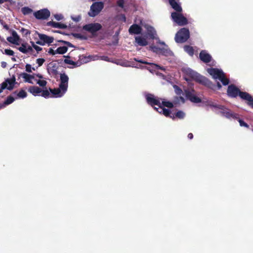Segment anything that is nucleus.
Masks as SVG:
<instances>
[{
  "instance_id": "cd10ccee",
  "label": "nucleus",
  "mask_w": 253,
  "mask_h": 253,
  "mask_svg": "<svg viewBox=\"0 0 253 253\" xmlns=\"http://www.w3.org/2000/svg\"><path fill=\"white\" fill-rule=\"evenodd\" d=\"M68 50V47L63 46L58 47L56 50L57 54H63L65 53Z\"/></svg>"
},
{
  "instance_id": "58836bf2",
  "label": "nucleus",
  "mask_w": 253,
  "mask_h": 253,
  "mask_svg": "<svg viewBox=\"0 0 253 253\" xmlns=\"http://www.w3.org/2000/svg\"><path fill=\"white\" fill-rule=\"evenodd\" d=\"M27 47L25 44L22 43L21 47H19L18 50L23 53H27Z\"/></svg>"
},
{
  "instance_id": "bb28decb",
  "label": "nucleus",
  "mask_w": 253,
  "mask_h": 253,
  "mask_svg": "<svg viewBox=\"0 0 253 253\" xmlns=\"http://www.w3.org/2000/svg\"><path fill=\"white\" fill-rule=\"evenodd\" d=\"M148 34L151 39H155V35H156V31L152 27H150L147 29Z\"/></svg>"
},
{
  "instance_id": "7ed1b4c3",
  "label": "nucleus",
  "mask_w": 253,
  "mask_h": 253,
  "mask_svg": "<svg viewBox=\"0 0 253 253\" xmlns=\"http://www.w3.org/2000/svg\"><path fill=\"white\" fill-rule=\"evenodd\" d=\"M190 33L188 29L185 28H181L176 34L175 41L177 43L185 42L189 38Z\"/></svg>"
},
{
  "instance_id": "e433bc0d",
  "label": "nucleus",
  "mask_w": 253,
  "mask_h": 253,
  "mask_svg": "<svg viewBox=\"0 0 253 253\" xmlns=\"http://www.w3.org/2000/svg\"><path fill=\"white\" fill-rule=\"evenodd\" d=\"M14 100L15 99L14 98V97H13L11 96H8L7 97L6 100L4 101V104L6 105L10 104L12 103Z\"/></svg>"
},
{
  "instance_id": "473e14b6",
  "label": "nucleus",
  "mask_w": 253,
  "mask_h": 253,
  "mask_svg": "<svg viewBox=\"0 0 253 253\" xmlns=\"http://www.w3.org/2000/svg\"><path fill=\"white\" fill-rule=\"evenodd\" d=\"M50 73L53 76H56L58 74L57 67L56 65H53L50 70Z\"/></svg>"
},
{
  "instance_id": "aec40b11",
  "label": "nucleus",
  "mask_w": 253,
  "mask_h": 253,
  "mask_svg": "<svg viewBox=\"0 0 253 253\" xmlns=\"http://www.w3.org/2000/svg\"><path fill=\"white\" fill-rule=\"evenodd\" d=\"M142 31V28L137 24L132 25L128 29L130 34H139Z\"/></svg>"
},
{
  "instance_id": "ea45409f",
  "label": "nucleus",
  "mask_w": 253,
  "mask_h": 253,
  "mask_svg": "<svg viewBox=\"0 0 253 253\" xmlns=\"http://www.w3.org/2000/svg\"><path fill=\"white\" fill-rule=\"evenodd\" d=\"M237 120H238V122L240 124V126H245L247 128L249 127V126L246 122H245L243 120L240 119L239 117Z\"/></svg>"
},
{
  "instance_id": "338daca9",
  "label": "nucleus",
  "mask_w": 253,
  "mask_h": 253,
  "mask_svg": "<svg viewBox=\"0 0 253 253\" xmlns=\"http://www.w3.org/2000/svg\"><path fill=\"white\" fill-rule=\"evenodd\" d=\"M9 1V0H0V4H2L5 2Z\"/></svg>"
},
{
  "instance_id": "6ab92c4d",
  "label": "nucleus",
  "mask_w": 253,
  "mask_h": 253,
  "mask_svg": "<svg viewBox=\"0 0 253 253\" xmlns=\"http://www.w3.org/2000/svg\"><path fill=\"white\" fill-rule=\"evenodd\" d=\"M22 78L24 79V82L33 84L32 79H34V75H30L26 73H21L18 74V78Z\"/></svg>"
},
{
  "instance_id": "412c9836",
  "label": "nucleus",
  "mask_w": 253,
  "mask_h": 253,
  "mask_svg": "<svg viewBox=\"0 0 253 253\" xmlns=\"http://www.w3.org/2000/svg\"><path fill=\"white\" fill-rule=\"evenodd\" d=\"M134 60L138 62H139V63H143V64H147V65H149L151 66V67L155 69H160L161 70H164L165 69L163 67H161L160 66H159V65H157L156 64H155V63H149V62H148L147 61H145L144 60H138L136 58H134Z\"/></svg>"
},
{
  "instance_id": "72a5a7b5",
  "label": "nucleus",
  "mask_w": 253,
  "mask_h": 253,
  "mask_svg": "<svg viewBox=\"0 0 253 253\" xmlns=\"http://www.w3.org/2000/svg\"><path fill=\"white\" fill-rule=\"evenodd\" d=\"M174 116H175V118L177 117L178 119H182L184 118L185 113L182 111H178L174 115Z\"/></svg>"
},
{
  "instance_id": "f704fd0d",
  "label": "nucleus",
  "mask_w": 253,
  "mask_h": 253,
  "mask_svg": "<svg viewBox=\"0 0 253 253\" xmlns=\"http://www.w3.org/2000/svg\"><path fill=\"white\" fill-rule=\"evenodd\" d=\"M173 88L175 93L178 95H180L183 93L182 90L177 85H174Z\"/></svg>"
},
{
  "instance_id": "774afa93",
  "label": "nucleus",
  "mask_w": 253,
  "mask_h": 253,
  "mask_svg": "<svg viewBox=\"0 0 253 253\" xmlns=\"http://www.w3.org/2000/svg\"><path fill=\"white\" fill-rule=\"evenodd\" d=\"M180 100H181L183 102H184V99L182 96L179 97Z\"/></svg>"
},
{
  "instance_id": "ddd939ff",
  "label": "nucleus",
  "mask_w": 253,
  "mask_h": 253,
  "mask_svg": "<svg viewBox=\"0 0 253 253\" xmlns=\"http://www.w3.org/2000/svg\"><path fill=\"white\" fill-rule=\"evenodd\" d=\"M147 103L152 106L157 105L158 107L161 105V103L159 99L157 98L153 94H148L146 96Z\"/></svg>"
},
{
  "instance_id": "b1692460",
  "label": "nucleus",
  "mask_w": 253,
  "mask_h": 253,
  "mask_svg": "<svg viewBox=\"0 0 253 253\" xmlns=\"http://www.w3.org/2000/svg\"><path fill=\"white\" fill-rule=\"evenodd\" d=\"M135 41L140 46H146L148 44L146 39L141 37H135Z\"/></svg>"
},
{
  "instance_id": "603ef678",
  "label": "nucleus",
  "mask_w": 253,
  "mask_h": 253,
  "mask_svg": "<svg viewBox=\"0 0 253 253\" xmlns=\"http://www.w3.org/2000/svg\"><path fill=\"white\" fill-rule=\"evenodd\" d=\"M59 42H62V43H64V44L67 45L68 46H70V47H73V44L69 42H67V41H63V40H59L58 41Z\"/></svg>"
},
{
  "instance_id": "f3484780",
  "label": "nucleus",
  "mask_w": 253,
  "mask_h": 253,
  "mask_svg": "<svg viewBox=\"0 0 253 253\" xmlns=\"http://www.w3.org/2000/svg\"><path fill=\"white\" fill-rule=\"evenodd\" d=\"M49 91L52 94V95L50 97H62L66 92H63V90L59 86V88H49Z\"/></svg>"
},
{
  "instance_id": "37998d69",
  "label": "nucleus",
  "mask_w": 253,
  "mask_h": 253,
  "mask_svg": "<svg viewBox=\"0 0 253 253\" xmlns=\"http://www.w3.org/2000/svg\"><path fill=\"white\" fill-rule=\"evenodd\" d=\"M12 36L13 39L15 40V41L16 42L19 41V37L17 35L16 32L15 31L13 30L12 32Z\"/></svg>"
},
{
  "instance_id": "69168bd1",
  "label": "nucleus",
  "mask_w": 253,
  "mask_h": 253,
  "mask_svg": "<svg viewBox=\"0 0 253 253\" xmlns=\"http://www.w3.org/2000/svg\"><path fill=\"white\" fill-rule=\"evenodd\" d=\"M3 84H0V93H1L2 90L4 89V88H3Z\"/></svg>"
},
{
  "instance_id": "6e6d98bb",
  "label": "nucleus",
  "mask_w": 253,
  "mask_h": 253,
  "mask_svg": "<svg viewBox=\"0 0 253 253\" xmlns=\"http://www.w3.org/2000/svg\"><path fill=\"white\" fill-rule=\"evenodd\" d=\"M214 85H215V87H214V89H213L214 90H216V89H220L221 88V84L219 83V82H217V85H216L215 84H213Z\"/></svg>"
},
{
  "instance_id": "c85d7f7f",
  "label": "nucleus",
  "mask_w": 253,
  "mask_h": 253,
  "mask_svg": "<svg viewBox=\"0 0 253 253\" xmlns=\"http://www.w3.org/2000/svg\"><path fill=\"white\" fill-rule=\"evenodd\" d=\"M21 11L24 15H28L33 12V10L29 7H24L21 8Z\"/></svg>"
},
{
  "instance_id": "2f4dec72",
  "label": "nucleus",
  "mask_w": 253,
  "mask_h": 253,
  "mask_svg": "<svg viewBox=\"0 0 253 253\" xmlns=\"http://www.w3.org/2000/svg\"><path fill=\"white\" fill-rule=\"evenodd\" d=\"M206 105L211 107H214L215 108L218 109L220 105H218L212 101L211 100H207L206 102Z\"/></svg>"
},
{
  "instance_id": "9b49d317",
  "label": "nucleus",
  "mask_w": 253,
  "mask_h": 253,
  "mask_svg": "<svg viewBox=\"0 0 253 253\" xmlns=\"http://www.w3.org/2000/svg\"><path fill=\"white\" fill-rule=\"evenodd\" d=\"M194 92V90L193 89L192 90H189L188 89L185 90V96L186 98L194 103H198L201 102V99L194 95L193 93Z\"/></svg>"
},
{
  "instance_id": "5fc2aeb1",
  "label": "nucleus",
  "mask_w": 253,
  "mask_h": 253,
  "mask_svg": "<svg viewBox=\"0 0 253 253\" xmlns=\"http://www.w3.org/2000/svg\"><path fill=\"white\" fill-rule=\"evenodd\" d=\"M21 31L23 33V34H25V35H27L30 34V32L28 30L24 28H22Z\"/></svg>"
},
{
  "instance_id": "7c9ffc66",
  "label": "nucleus",
  "mask_w": 253,
  "mask_h": 253,
  "mask_svg": "<svg viewBox=\"0 0 253 253\" xmlns=\"http://www.w3.org/2000/svg\"><path fill=\"white\" fill-rule=\"evenodd\" d=\"M219 80L221 82V83L224 85H226L228 84L229 83V79L225 77L224 74L221 77V78Z\"/></svg>"
},
{
  "instance_id": "e2e57ef3",
  "label": "nucleus",
  "mask_w": 253,
  "mask_h": 253,
  "mask_svg": "<svg viewBox=\"0 0 253 253\" xmlns=\"http://www.w3.org/2000/svg\"><path fill=\"white\" fill-rule=\"evenodd\" d=\"M3 28L7 31L9 30V26H8L7 24H6V23L4 24V26H3Z\"/></svg>"
},
{
  "instance_id": "5701e85b",
  "label": "nucleus",
  "mask_w": 253,
  "mask_h": 253,
  "mask_svg": "<svg viewBox=\"0 0 253 253\" xmlns=\"http://www.w3.org/2000/svg\"><path fill=\"white\" fill-rule=\"evenodd\" d=\"M28 91L33 95L36 96L42 92V89L37 86H31L28 88Z\"/></svg>"
},
{
  "instance_id": "bf43d9fd",
  "label": "nucleus",
  "mask_w": 253,
  "mask_h": 253,
  "mask_svg": "<svg viewBox=\"0 0 253 253\" xmlns=\"http://www.w3.org/2000/svg\"><path fill=\"white\" fill-rule=\"evenodd\" d=\"M26 50L27 51V52L33 51L32 47H31L30 46H28V47L27 48Z\"/></svg>"
},
{
  "instance_id": "c756f323",
  "label": "nucleus",
  "mask_w": 253,
  "mask_h": 253,
  "mask_svg": "<svg viewBox=\"0 0 253 253\" xmlns=\"http://www.w3.org/2000/svg\"><path fill=\"white\" fill-rule=\"evenodd\" d=\"M27 96V93L26 91L23 89H21L19 92L17 93V96L19 98H24Z\"/></svg>"
},
{
  "instance_id": "f257e3e1",
  "label": "nucleus",
  "mask_w": 253,
  "mask_h": 253,
  "mask_svg": "<svg viewBox=\"0 0 253 253\" xmlns=\"http://www.w3.org/2000/svg\"><path fill=\"white\" fill-rule=\"evenodd\" d=\"M227 95L231 98H236L239 96L241 99L247 101V104L253 108V97L247 92L241 91L235 84H231L228 86Z\"/></svg>"
},
{
  "instance_id": "39448f33",
  "label": "nucleus",
  "mask_w": 253,
  "mask_h": 253,
  "mask_svg": "<svg viewBox=\"0 0 253 253\" xmlns=\"http://www.w3.org/2000/svg\"><path fill=\"white\" fill-rule=\"evenodd\" d=\"M171 17L173 21L179 26H184L188 24L187 19L181 12H173Z\"/></svg>"
},
{
  "instance_id": "de8ad7c7",
  "label": "nucleus",
  "mask_w": 253,
  "mask_h": 253,
  "mask_svg": "<svg viewBox=\"0 0 253 253\" xmlns=\"http://www.w3.org/2000/svg\"><path fill=\"white\" fill-rule=\"evenodd\" d=\"M45 60L43 58H38L36 60L37 63L39 66H41L44 62Z\"/></svg>"
},
{
  "instance_id": "6e6552de",
  "label": "nucleus",
  "mask_w": 253,
  "mask_h": 253,
  "mask_svg": "<svg viewBox=\"0 0 253 253\" xmlns=\"http://www.w3.org/2000/svg\"><path fill=\"white\" fill-rule=\"evenodd\" d=\"M102 26L98 23H90L84 25L83 29L94 34L102 29Z\"/></svg>"
},
{
  "instance_id": "423d86ee",
  "label": "nucleus",
  "mask_w": 253,
  "mask_h": 253,
  "mask_svg": "<svg viewBox=\"0 0 253 253\" xmlns=\"http://www.w3.org/2000/svg\"><path fill=\"white\" fill-rule=\"evenodd\" d=\"M218 109L220 110V113L228 119L233 118L234 119H237L239 118V115L238 114L233 113L224 106L220 105Z\"/></svg>"
},
{
  "instance_id": "13d9d810",
  "label": "nucleus",
  "mask_w": 253,
  "mask_h": 253,
  "mask_svg": "<svg viewBox=\"0 0 253 253\" xmlns=\"http://www.w3.org/2000/svg\"><path fill=\"white\" fill-rule=\"evenodd\" d=\"M7 66V63L6 62H4V61H2L1 62V66L3 68H5Z\"/></svg>"
},
{
  "instance_id": "c03bdc74",
  "label": "nucleus",
  "mask_w": 253,
  "mask_h": 253,
  "mask_svg": "<svg viewBox=\"0 0 253 253\" xmlns=\"http://www.w3.org/2000/svg\"><path fill=\"white\" fill-rule=\"evenodd\" d=\"M4 53L9 56H13L14 54V51L10 49H5L4 50Z\"/></svg>"
},
{
  "instance_id": "a878e982",
  "label": "nucleus",
  "mask_w": 253,
  "mask_h": 253,
  "mask_svg": "<svg viewBox=\"0 0 253 253\" xmlns=\"http://www.w3.org/2000/svg\"><path fill=\"white\" fill-rule=\"evenodd\" d=\"M184 50L191 56H193L194 54L193 47L189 45H185L184 46Z\"/></svg>"
},
{
  "instance_id": "1a4fd4ad",
  "label": "nucleus",
  "mask_w": 253,
  "mask_h": 253,
  "mask_svg": "<svg viewBox=\"0 0 253 253\" xmlns=\"http://www.w3.org/2000/svg\"><path fill=\"white\" fill-rule=\"evenodd\" d=\"M35 17L39 20L47 19L50 15V11L46 8H44L34 13Z\"/></svg>"
},
{
  "instance_id": "49530a36",
  "label": "nucleus",
  "mask_w": 253,
  "mask_h": 253,
  "mask_svg": "<svg viewBox=\"0 0 253 253\" xmlns=\"http://www.w3.org/2000/svg\"><path fill=\"white\" fill-rule=\"evenodd\" d=\"M26 71L27 72H29V73H31L32 72V67H31V65L30 64H27L26 65ZM32 69L35 70V68H32Z\"/></svg>"
},
{
  "instance_id": "f8f14e48",
  "label": "nucleus",
  "mask_w": 253,
  "mask_h": 253,
  "mask_svg": "<svg viewBox=\"0 0 253 253\" xmlns=\"http://www.w3.org/2000/svg\"><path fill=\"white\" fill-rule=\"evenodd\" d=\"M69 78L65 73L60 74V87L63 90V92H66L68 86Z\"/></svg>"
},
{
  "instance_id": "4468645a",
  "label": "nucleus",
  "mask_w": 253,
  "mask_h": 253,
  "mask_svg": "<svg viewBox=\"0 0 253 253\" xmlns=\"http://www.w3.org/2000/svg\"><path fill=\"white\" fill-rule=\"evenodd\" d=\"M154 109L159 113L164 114L167 117H169L172 119V120H174L175 119V116H174V115H171L170 110L162 107L161 105L159 106V107H154Z\"/></svg>"
},
{
  "instance_id": "680f3d73",
  "label": "nucleus",
  "mask_w": 253,
  "mask_h": 253,
  "mask_svg": "<svg viewBox=\"0 0 253 253\" xmlns=\"http://www.w3.org/2000/svg\"><path fill=\"white\" fill-rule=\"evenodd\" d=\"M34 75V76H36L37 77H38V78H39L40 79H42L43 78L42 75L40 74H35Z\"/></svg>"
},
{
  "instance_id": "20e7f679",
  "label": "nucleus",
  "mask_w": 253,
  "mask_h": 253,
  "mask_svg": "<svg viewBox=\"0 0 253 253\" xmlns=\"http://www.w3.org/2000/svg\"><path fill=\"white\" fill-rule=\"evenodd\" d=\"M104 7V3L101 1L95 2L92 3L90 8L88 14L90 17L97 15Z\"/></svg>"
},
{
  "instance_id": "2eb2a0df",
  "label": "nucleus",
  "mask_w": 253,
  "mask_h": 253,
  "mask_svg": "<svg viewBox=\"0 0 253 253\" xmlns=\"http://www.w3.org/2000/svg\"><path fill=\"white\" fill-rule=\"evenodd\" d=\"M208 72L212 76L214 79H219L224 74V73L217 68H211L208 69Z\"/></svg>"
},
{
  "instance_id": "a18cd8bd",
  "label": "nucleus",
  "mask_w": 253,
  "mask_h": 253,
  "mask_svg": "<svg viewBox=\"0 0 253 253\" xmlns=\"http://www.w3.org/2000/svg\"><path fill=\"white\" fill-rule=\"evenodd\" d=\"M64 62L66 64L72 65H76L77 64L76 62H75L71 60H69L68 59H65L64 60Z\"/></svg>"
},
{
  "instance_id": "8fccbe9b",
  "label": "nucleus",
  "mask_w": 253,
  "mask_h": 253,
  "mask_svg": "<svg viewBox=\"0 0 253 253\" xmlns=\"http://www.w3.org/2000/svg\"><path fill=\"white\" fill-rule=\"evenodd\" d=\"M54 17L55 18V19L57 20V21H59V20L62 19L63 18V16L62 14H55L54 15Z\"/></svg>"
},
{
  "instance_id": "a211bd4d",
  "label": "nucleus",
  "mask_w": 253,
  "mask_h": 253,
  "mask_svg": "<svg viewBox=\"0 0 253 253\" xmlns=\"http://www.w3.org/2000/svg\"><path fill=\"white\" fill-rule=\"evenodd\" d=\"M169 1L171 7L175 10L176 12L178 13L182 12V8L178 0H170Z\"/></svg>"
},
{
  "instance_id": "0eeeda50",
  "label": "nucleus",
  "mask_w": 253,
  "mask_h": 253,
  "mask_svg": "<svg viewBox=\"0 0 253 253\" xmlns=\"http://www.w3.org/2000/svg\"><path fill=\"white\" fill-rule=\"evenodd\" d=\"M40 41L36 42V43L41 45H44L46 43L49 44L53 42L54 38L52 37L48 36L45 34L38 33Z\"/></svg>"
},
{
  "instance_id": "f03ea898",
  "label": "nucleus",
  "mask_w": 253,
  "mask_h": 253,
  "mask_svg": "<svg viewBox=\"0 0 253 253\" xmlns=\"http://www.w3.org/2000/svg\"><path fill=\"white\" fill-rule=\"evenodd\" d=\"M184 73L188 77L196 82L211 89H215V85L210 80L204 76H201L192 69L189 68L185 69Z\"/></svg>"
},
{
  "instance_id": "c9c22d12",
  "label": "nucleus",
  "mask_w": 253,
  "mask_h": 253,
  "mask_svg": "<svg viewBox=\"0 0 253 253\" xmlns=\"http://www.w3.org/2000/svg\"><path fill=\"white\" fill-rule=\"evenodd\" d=\"M42 96L45 98H48L50 97V92L47 90L46 89L42 90Z\"/></svg>"
},
{
  "instance_id": "9d476101",
  "label": "nucleus",
  "mask_w": 253,
  "mask_h": 253,
  "mask_svg": "<svg viewBox=\"0 0 253 253\" xmlns=\"http://www.w3.org/2000/svg\"><path fill=\"white\" fill-rule=\"evenodd\" d=\"M2 84L3 88H6L9 90H12L16 84L15 76L13 75L11 78L6 79Z\"/></svg>"
},
{
  "instance_id": "864d4df0",
  "label": "nucleus",
  "mask_w": 253,
  "mask_h": 253,
  "mask_svg": "<svg viewBox=\"0 0 253 253\" xmlns=\"http://www.w3.org/2000/svg\"><path fill=\"white\" fill-rule=\"evenodd\" d=\"M48 53L50 54H51V55H55L56 54H57V53L56 52V50H54L52 48H50L48 50Z\"/></svg>"
},
{
  "instance_id": "dca6fc26",
  "label": "nucleus",
  "mask_w": 253,
  "mask_h": 253,
  "mask_svg": "<svg viewBox=\"0 0 253 253\" xmlns=\"http://www.w3.org/2000/svg\"><path fill=\"white\" fill-rule=\"evenodd\" d=\"M200 60L205 63H209L211 61V56L205 50H202L199 54Z\"/></svg>"
},
{
  "instance_id": "393cba45",
  "label": "nucleus",
  "mask_w": 253,
  "mask_h": 253,
  "mask_svg": "<svg viewBox=\"0 0 253 253\" xmlns=\"http://www.w3.org/2000/svg\"><path fill=\"white\" fill-rule=\"evenodd\" d=\"M150 48L154 52H159L162 53L164 54L168 53V50L163 48H161L158 47L154 45L150 46Z\"/></svg>"
},
{
  "instance_id": "4be33fe9",
  "label": "nucleus",
  "mask_w": 253,
  "mask_h": 253,
  "mask_svg": "<svg viewBox=\"0 0 253 253\" xmlns=\"http://www.w3.org/2000/svg\"><path fill=\"white\" fill-rule=\"evenodd\" d=\"M47 25L49 26H51L53 28L60 29H66L67 28V25L64 24L55 22L54 21L48 22L47 23Z\"/></svg>"
},
{
  "instance_id": "a19ab883",
  "label": "nucleus",
  "mask_w": 253,
  "mask_h": 253,
  "mask_svg": "<svg viewBox=\"0 0 253 253\" xmlns=\"http://www.w3.org/2000/svg\"><path fill=\"white\" fill-rule=\"evenodd\" d=\"M32 47L38 52L41 51L42 50V48L37 45L35 44L34 42H31Z\"/></svg>"
},
{
  "instance_id": "4c0bfd02",
  "label": "nucleus",
  "mask_w": 253,
  "mask_h": 253,
  "mask_svg": "<svg viewBox=\"0 0 253 253\" xmlns=\"http://www.w3.org/2000/svg\"><path fill=\"white\" fill-rule=\"evenodd\" d=\"M162 105L169 108H171L173 107L172 103L169 101H163Z\"/></svg>"
},
{
  "instance_id": "0e129e2a",
  "label": "nucleus",
  "mask_w": 253,
  "mask_h": 253,
  "mask_svg": "<svg viewBox=\"0 0 253 253\" xmlns=\"http://www.w3.org/2000/svg\"><path fill=\"white\" fill-rule=\"evenodd\" d=\"M188 138L191 139L193 138V135L192 133H189L188 134Z\"/></svg>"
},
{
  "instance_id": "79ce46f5",
  "label": "nucleus",
  "mask_w": 253,
  "mask_h": 253,
  "mask_svg": "<svg viewBox=\"0 0 253 253\" xmlns=\"http://www.w3.org/2000/svg\"><path fill=\"white\" fill-rule=\"evenodd\" d=\"M37 83L40 86H42V87H44L46 86V84H47V82L45 81V80H38L37 82Z\"/></svg>"
},
{
  "instance_id": "09e8293b",
  "label": "nucleus",
  "mask_w": 253,
  "mask_h": 253,
  "mask_svg": "<svg viewBox=\"0 0 253 253\" xmlns=\"http://www.w3.org/2000/svg\"><path fill=\"white\" fill-rule=\"evenodd\" d=\"M117 3L119 7L123 8L125 3L124 0H118Z\"/></svg>"
},
{
  "instance_id": "052dcab7",
  "label": "nucleus",
  "mask_w": 253,
  "mask_h": 253,
  "mask_svg": "<svg viewBox=\"0 0 253 253\" xmlns=\"http://www.w3.org/2000/svg\"><path fill=\"white\" fill-rule=\"evenodd\" d=\"M74 36L76 38H81V35L80 34L76 33L74 34Z\"/></svg>"
},
{
  "instance_id": "3c124183",
  "label": "nucleus",
  "mask_w": 253,
  "mask_h": 253,
  "mask_svg": "<svg viewBox=\"0 0 253 253\" xmlns=\"http://www.w3.org/2000/svg\"><path fill=\"white\" fill-rule=\"evenodd\" d=\"M7 40L10 43L16 44L17 43L13 39L12 37H9L7 38Z\"/></svg>"
},
{
  "instance_id": "4d7b16f0",
  "label": "nucleus",
  "mask_w": 253,
  "mask_h": 253,
  "mask_svg": "<svg viewBox=\"0 0 253 253\" xmlns=\"http://www.w3.org/2000/svg\"><path fill=\"white\" fill-rule=\"evenodd\" d=\"M100 59L102 60L106 61H109V58L107 56H101L100 57Z\"/></svg>"
}]
</instances>
